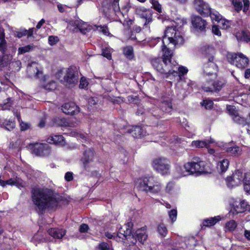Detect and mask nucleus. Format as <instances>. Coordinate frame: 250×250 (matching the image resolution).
I'll use <instances>...</instances> for the list:
<instances>
[{"label": "nucleus", "mask_w": 250, "mask_h": 250, "mask_svg": "<svg viewBox=\"0 0 250 250\" xmlns=\"http://www.w3.org/2000/svg\"><path fill=\"white\" fill-rule=\"evenodd\" d=\"M212 33L218 36H220L221 35V32L219 29L218 26L217 25H213L212 27Z\"/></svg>", "instance_id": "60"}, {"label": "nucleus", "mask_w": 250, "mask_h": 250, "mask_svg": "<svg viewBox=\"0 0 250 250\" xmlns=\"http://www.w3.org/2000/svg\"><path fill=\"white\" fill-rule=\"evenodd\" d=\"M213 103L211 101L204 100L203 102L202 105L205 106L206 109H210L213 106Z\"/></svg>", "instance_id": "55"}, {"label": "nucleus", "mask_w": 250, "mask_h": 250, "mask_svg": "<svg viewBox=\"0 0 250 250\" xmlns=\"http://www.w3.org/2000/svg\"><path fill=\"white\" fill-rule=\"evenodd\" d=\"M59 41L58 37L50 36L48 37V42L51 45H54L56 44Z\"/></svg>", "instance_id": "53"}, {"label": "nucleus", "mask_w": 250, "mask_h": 250, "mask_svg": "<svg viewBox=\"0 0 250 250\" xmlns=\"http://www.w3.org/2000/svg\"><path fill=\"white\" fill-rule=\"evenodd\" d=\"M135 13L140 18L145 19L146 22L145 25L149 23L152 21V11L149 9H146L143 7H137L135 9Z\"/></svg>", "instance_id": "14"}, {"label": "nucleus", "mask_w": 250, "mask_h": 250, "mask_svg": "<svg viewBox=\"0 0 250 250\" xmlns=\"http://www.w3.org/2000/svg\"><path fill=\"white\" fill-rule=\"evenodd\" d=\"M62 110L66 114L74 115L79 112V107L73 102L64 104L62 106Z\"/></svg>", "instance_id": "16"}, {"label": "nucleus", "mask_w": 250, "mask_h": 250, "mask_svg": "<svg viewBox=\"0 0 250 250\" xmlns=\"http://www.w3.org/2000/svg\"><path fill=\"white\" fill-rule=\"evenodd\" d=\"M204 162L198 163H186L184 165L183 168L178 167L177 171L179 173L180 176H186L194 173L201 172L204 169Z\"/></svg>", "instance_id": "6"}, {"label": "nucleus", "mask_w": 250, "mask_h": 250, "mask_svg": "<svg viewBox=\"0 0 250 250\" xmlns=\"http://www.w3.org/2000/svg\"><path fill=\"white\" fill-rule=\"evenodd\" d=\"M219 22L222 24L221 27L224 29H227L230 26L229 21L224 19H222Z\"/></svg>", "instance_id": "58"}, {"label": "nucleus", "mask_w": 250, "mask_h": 250, "mask_svg": "<svg viewBox=\"0 0 250 250\" xmlns=\"http://www.w3.org/2000/svg\"><path fill=\"white\" fill-rule=\"evenodd\" d=\"M27 72L30 77L35 78H41L43 74L41 65L35 62L28 64Z\"/></svg>", "instance_id": "11"}, {"label": "nucleus", "mask_w": 250, "mask_h": 250, "mask_svg": "<svg viewBox=\"0 0 250 250\" xmlns=\"http://www.w3.org/2000/svg\"><path fill=\"white\" fill-rule=\"evenodd\" d=\"M88 83L86 79L84 77H82L80 80L79 87L81 88H84L87 86Z\"/></svg>", "instance_id": "56"}, {"label": "nucleus", "mask_w": 250, "mask_h": 250, "mask_svg": "<svg viewBox=\"0 0 250 250\" xmlns=\"http://www.w3.org/2000/svg\"><path fill=\"white\" fill-rule=\"evenodd\" d=\"M11 104L12 103L11 99L7 98L6 100V102L3 103L2 108L4 109H9Z\"/></svg>", "instance_id": "57"}, {"label": "nucleus", "mask_w": 250, "mask_h": 250, "mask_svg": "<svg viewBox=\"0 0 250 250\" xmlns=\"http://www.w3.org/2000/svg\"><path fill=\"white\" fill-rule=\"evenodd\" d=\"M208 148V153L210 155H212L215 157H219V153L216 152V151L212 148H210L209 147V145H208V147H207Z\"/></svg>", "instance_id": "61"}, {"label": "nucleus", "mask_w": 250, "mask_h": 250, "mask_svg": "<svg viewBox=\"0 0 250 250\" xmlns=\"http://www.w3.org/2000/svg\"><path fill=\"white\" fill-rule=\"evenodd\" d=\"M47 142L56 145L63 146L65 144L64 138L62 135L51 136L48 138Z\"/></svg>", "instance_id": "25"}, {"label": "nucleus", "mask_w": 250, "mask_h": 250, "mask_svg": "<svg viewBox=\"0 0 250 250\" xmlns=\"http://www.w3.org/2000/svg\"><path fill=\"white\" fill-rule=\"evenodd\" d=\"M172 47L169 45H165L164 44L162 47L163 60L168 63H170V64H171V59L173 55L172 50L170 49Z\"/></svg>", "instance_id": "20"}, {"label": "nucleus", "mask_w": 250, "mask_h": 250, "mask_svg": "<svg viewBox=\"0 0 250 250\" xmlns=\"http://www.w3.org/2000/svg\"><path fill=\"white\" fill-rule=\"evenodd\" d=\"M2 183V187H4L6 185H15L17 187H19V183L17 180H14L13 179H10L6 181L2 180V182H1Z\"/></svg>", "instance_id": "46"}, {"label": "nucleus", "mask_w": 250, "mask_h": 250, "mask_svg": "<svg viewBox=\"0 0 250 250\" xmlns=\"http://www.w3.org/2000/svg\"><path fill=\"white\" fill-rule=\"evenodd\" d=\"M7 49V42L5 40L0 41V52L2 55L6 54L5 52Z\"/></svg>", "instance_id": "50"}, {"label": "nucleus", "mask_w": 250, "mask_h": 250, "mask_svg": "<svg viewBox=\"0 0 250 250\" xmlns=\"http://www.w3.org/2000/svg\"><path fill=\"white\" fill-rule=\"evenodd\" d=\"M34 28H30L29 30H26L25 29H21L19 31L15 32V35L19 38H21L25 36H27V38H29L32 37L34 32Z\"/></svg>", "instance_id": "28"}, {"label": "nucleus", "mask_w": 250, "mask_h": 250, "mask_svg": "<svg viewBox=\"0 0 250 250\" xmlns=\"http://www.w3.org/2000/svg\"><path fill=\"white\" fill-rule=\"evenodd\" d=\"M65 179L67 181H71L73 179L72 173L70 172H66L65 175Z\"/></svg>", "instance_id": "64"}, {"label": "nucleus", "mask_w": 250, "mask_h": 250, "mask_svg": "<svg viewBox=\"0 0 250 250\" xmlns=\"http://www.w3.org/2000/svg\"><path fill=\"white\" fill-rule=\"evenodd\" d=\"M174 183L172 182H168L165 188V191L168 194H172L174 192Z\"/></svg>", "instance_id": "42"}, {"label": "nucleus", "mask_w": 250, "mask_h": 250, "mask_svg": "<svg viewBox=\"0 0 250 250\" xmlns=\"http://www.w3.org/2000/svg\"><path fill=\"white\" fill-rule=\"evenodd\" d=\"M227 57L231 64H234L241 69L246 67L249 64V59L242 53H229Z\"/></svg>", "instance_id": "8"}, {"label": "nucleus", "mask_w": 250, "mask_h": 250, "mask_svg": "<svg viewBox=\"0 0 250 250\" xmlns=\"http://www.w3.org/2000/svg\"><path fill=\"white\" fill-rule=\"evenodd\" d=\"M175 70H176L177 71L178 70L179 72L182 75H185L187 74L188 71V69H187V68L184 66H180L178 68L176 67V69Z\"/></svg>", "instance_id": "59"}, {"label": "nucleus", "mask_w": 250, "mask_h": 250, "mask_svg": "<svg viewBox=\"0 0 250 250\" xmlns=\"http://www.w3.org/2000/svg\"><path fill=\"white\" fill-rule=\"evenodd\" d=\"M239 206L240 207L237 206L235 209L237 213L243 212L249 208L247 203L244 201L241 202L239 203Z\"/></svg>", "instance_id": "41"}, {"label": "nucleus", "mask_w": 250, "mask_h": 250, "mask_svg": "<svg viewBox=\"0 0 250 250\" xmlns=\"http://www.w3.org/2000/svg\"><path fill=\"white\" fill-rule=\"evenodd\" d=\"M34 49L33 45H27L23 47H21L18 48V55L23 54L26 52H30Z\"/></svg>", "instance_id": "38"}, {"label": "nucleus", "mask_w": 250, "mask_h": 250, "mask_svg": "<svg viewBox=\"0 0 250 250\" xmlns=\"http://www.w3.org/2000/svg\"><path fill=\"white\" fill-rule=\"evenodd\" d=\"M49 234L55 239H62L65 234V230L62 229L52 228L48 230Z\"/></svg>", "instance_id": "22"}, {"label": "nucleus", "mask_w": 250, "mask_h": 250, "mask_svg": "<svg viewBox=\"0 0 250 250\" xmlns=\"http://www.w3.org/2000/svg\"><path fill=\"white\" fill-rule=\"evenodd\" d=\"M13 57L10 54H4L0 56V71L7 68L11 63Z\"/></svg>", "instance_id": "21"}, {"label": "nucleus", "mask_w": 250, "mask_h": 250, "mask_svg": "<svg viewBox=\"0 0 250 250\" xmlns=\"http://www.w3.org/2000/svg\"><path fill=\"white\" fill-rule=\"evenodd\" d=\"M229 166V161L228 159H224L218 162L217 164V169L220 173L225 172L228 168Z\"/></svg>", "instance_id": "30"}, {"label": "nucleus", "mask_w": 250, "mask_h": 250, "mask_svg": "<svg viewBox=\"0 0 250 250\" xmlns=\"http://www.w3.org/2000/svg\"><path fill=\"white\" fill-rule=\"evenodd\" d=\"M194 5L202 15L206 16V12H204V10H206L207 11L208 8V5L203 0H195Z\"/></svg>", "instance_id": "26"}, {"label": "nucleus", "mask_w": 250, "mask_h": 250, "mask_svg": "<svg viewBox=\"0 0 250 250\" xmlns=\"http://www.w3.org/2000/svg\"><path fill=\"white\" fill-rule=\"evenodd\" d=\"M152 166L155 170L163 175L167 174L170 169L169 161L164 158L154 159Z\"/></svg>", "instance_id": "10"}, {"label": "nucleus", "mask_w": 250, "mask_h": 250, "mask_svg": "<svg viewBox=\"0 0 250 250\" xmlns=\"http://www.w3.org/2000/svg\"><path fill=\"white\" fill-rule=\"evenodd\" d=\"M243 180L244 184V189L248 192L250 190V172L245 173L243 175Z\"/></svg>", "instance_id": "33"}, {"label": "nucleus", "mask_w": 250, "mask_h": 250, "mask_svg": "<svg viewBox=\"0 0 250 250\" xmlns=\"http://www.w3.org/2000/svg\"><path fill=\"white\" fill-rule=\"evenodd\" d=\"M237 226V223L234 220H231L227 222L225 226V231H233Z\"/></svg>", "instance_id": "32"}, {"label": "nucleus", "mask_w": 250, "mask_h": 250, "mask_svg": "<svg viewBox=\"0 0 250 250\" xmlns=\"http://www.w3.org/2000/svg\"><path fill=\"white\" fill-rule=\"evenodd\" d=\"M161 108L163 111L166 112H170L172 110V104L170 102L168 101H164L162 102Z\"/></svg>", "instance_id": "35"}, {"label": "nucleus", "mask_w": 250, "mask_h": 250, "mask_svg": "<svg viewBox=\"0 0 250 250\" xmlns=\"http://www.w3.org/2000/svg\"><path fill=\"white\" fill-rule=\"evenodd\" d=\"M131 133L134 138L144 137L146 135V131L145 128L140 126L132 127L131 129Z\"/></svg>", "instance_id": "24"}, {"label": "nucleus", "mask_w": 250, "mask_h": 250, "mask_svg": "<svg viewBox=\"0 0 250 250\" xmlns=\"http://www.w3.org/2000/svg\"><path fill=\"white\" fill-rule=\"evenodd\" d=\"M192 24L197 30L202 31L205 29L207 22L200 17L195 16L192 18Z\"/></svg>", "instance_id": "19"}, {"label": "nucleus", "mask_w": 250, "mask_h": 250, "mask_svg": "<svg viewBox=\"0 0 250 250\" xmlns=\"http://www.w3.org/2000/svg\"><path fill=\"white\" fill-rule=\"evenodd\" d=\"M74 23L77 28H78L81 32H84L85 29H86V27H85L86 25L85 23L79 20L75 21Z\"/></svg>", "instance_id": "45"}, {"label": "nucleus", "mask_w": 250, "mask_h": 250, "mask_svg": "<svg viewBox=\"0 0 250 250\" xmlns=\"http://www.w3.org/2000/svg\"><path fill=\"white\" fill-rule=\"evenodd\" d=\"M132 227V223L128 222L127 224L125 225L124 228L122 227L119 229L117 235H115V233L106 231L104 233V236L108 239H116V241H118V238L128 240L131 236V228Z\"/></svg>", "instance_id": "9"}, {"label": "nucleus", "mask_w": 250, "mask_h": 250, "mask_svg": "<svg viewBox=\"0 0 250 250\" xmlns=\"http://www.w3.org/2000/svg\"><path fill=\"white\" fill-rule=\"evenodd\" d=\"M64 73L61 82L66 86H72L76 84L78 81V72L76 67L71 66L66 69L61 70L59 71L58 77L61 78V74Z\"/></svg>", "instance_id": "5"}, {"label": "nucleus", "mask_w": 250, "mask_h": 250, "mask_svg": "<svg viewBox=\"0 0 250 250\" xmlns=\"http://www.w3.org/2000/svg\"><path fill=\"white\" fill-rule=\"evenodd\" d=\"M227 152L231 155L239 156L241 153V149L238 146H229L227 148Z\"/></svg>", "instance_id": "31"}, {"label": "nucleus", "mask_w": 250, "mask_h": 250, "mask_svg": "<svg viewBox=\"0 0 250 250\" xmlns=\"http://www.w3.org/2000/svg\"><path fill=\"white\" fill-rule=\"evenodd\" d=\"M53 121L54 125L56 126H66L68 125L66 120L63 118H55Z\"/></svg>", "instance_id": "36"}, {"label": "nucleus", "mask_w": 250, "mask_h": 250, "mask_svg": "<svg viewBox=\"0 0 250 250\" xmlns=\"http://www.w3.org/2000/svg\"><path fill=\"white\" fill-rule=\"evenodd\" d=\"M94 158V153L91 149L85 150L81 158V162L83 164V168L85 170H88Z\"/></svg>", "instance_id": "12"}, {"label": "nucleus", "mask_w": 250, "mask_h": 250, "mask_svg": "<svg viewBox=\"0 0 250 250\" xmlns=\"http://www.w3.org/2000/svg\"><path fill=\"white\" fill-rule=\"evenodd\" d=\"M21 128V130H25L30 127V124L23 122L20 123Z\"/></svg>", "instance_id": "63"}, {"label": "nucleus", "mask_w": 250, "mask_h": 250, "mask_svg": "<svg viewBox=\"0 0 250 250\" xmlns=\"http://www.w3.org/2000/svg\"><path fill=\"white\" fill-rule=\"evenodd\" d=\"M184 42L183 35L178 29L173 26L167 28L163 38V44L176 47L182 45Z\"/></svg>", "instance_id": "4"}, {"label": "nucleus", "mask_w": 250, "mask_h": 250, "mask_svg": "<svg viewBox=\"0 0 250 250\" xmlns=\"http://www.w3.org/2000/svg\"><path fill=\"white\" fill-rule=\"evenodd\" d=\"M218 68L215 60L205 61L202 68V75L206 81L202 85L205 92H218L224 86L225 81L222 78H217Z\"/></svg>", "instance_id": "1"}, {"label": "nucleus", "mask_w": 250, "mask_h": 250, "mask_svg": "<svg viewBox=\"0 0 250 250\" xmlns=\"http://www.w3.org/2000/svg\"><path fill=\"white\" fill-rule=\"evenodd\" d=\"M151 64L154 69L162 74H170L174 76L178 74V72L174 70L170 63L166 62L160 58L152 59Z\"/></svg>", "instance_id": "7"}, {"label": "nucleus", "mask_w": 250, "mask_h": 250, "mask_svg": "<svg viewBox=\"0 0 250 250\" xmlns=\"http://www.w3.org/2000/svg\"><path fill=\"white\" fill-rule=\"evenodd\" d=\"M124 54L129 60H132L134 57L133 48L131 46L125 47L123 49Z\"/></svg>", "instance_id": "34"}, {"label": "nucleus", "mask_w": 250, "mask_h": 250, "mask_svg": "<svg viewBox=\"0 0 250 250\" xmlns=\"http://www.w3.org/2000/svg\"><path fill=\"white\" fill-rule=\"evenodd\" d=\"M130 235L131 236L129 237V239H130L134 237H135V242H132V243L133 244H135L136 240H137L141 244H143L144 242L146 240L147 238V234H146V229L144 228L139 229L137 230H136L135 235H131V234Z\"/></svg>", "instance_id": "17"}, {"label": "nucleus", "mask_w": 250, "mask_h": 250, "mask_svg": "<svg viewBox=\"0 0 250 250\" xmlns=\"http://www.w3.org/2000/svg\"><path fill=\"white\" fill-rule=\"evenodd\" d=\"M243 172L240 170H238L233 174L232 176L227 178L226 181L227 185L229 188L238 186L243 182Z\"/></svg>", "instance_id": "13"}, {"label": "nucleus", "mask_w": 250, "mask_h": 250, "mask_svg": "<svg viewBox=\"0 0 250 250\" xmlns=\"http://www.w3.org/2000/svg\"><path fill=\"white\" fill-rule=\"evenodd\" d=\"M99 250H114L112 246L105 242H102L99 245Z\"/></svg>", "instance_id": "44"}, {"label": "nucleus", "mask_w": 250, "mask_h": 250, "mask_svg": "<svg viewBox=\"0 0 250 250\" xmlns=\"http://www.w3.org/2000/svg\"><path fill=\"white\" fill-rule=\"evenodd\" d=\"M214 143V140L212 139L206 140H197L192 141L191 145L192 146H195L198 148L208 147V145Z\"/></svg>", "instance_id": "27"}, {"label": "nucleus", "mask_w": 250, "mask_h": 250, "mask_svg": "<svg viewBox=\"0 0 250 250\" xmlns=\"http://www.w3.org/2000/svg\"><path fill=\"white\" fill-rule=\"evenodd\" d=\"M162 184L153 176L145 177L137 179L135 187L139 190L153 194L159 193L162 189Z\"/></svg>", "instance_id": "3"}, {"label": "nucleus", "mask_w": 250, "mask_h": 250, "mask_svg": "<svg viewBox=\"0 0 250 250\" xmlns=\"http://www.w3.org/2000/svg\"><path fill=\"white\" fill-rule=\"evenodd\" d=\"M158 231L162 236L165 237L167 234V230L164 224H161L158 227Z\"/></svg>", "instance_id": "43"}, {"label": "nucleus", "mask_w": 250, "mask_h": 250, "mask_svg": "<svg viewBox=\"0 0 250 250\" xmlns=\"http://www.w3.org/2000/svg\"><path fill=\"white\" fill-rule=\"evenodd\" d=\"M6 129L10 131L15 128V123L13 119L5 120L3 123Z\"/></svg>", "instance_id": "39"}, {"label": "nucleus", "mask_w": 250, "mask_h": 250, "mask_svg": "<svg viewBox=\"0 0 250 250\" xmlns=\"http://www.w3.org/2000/svg\"><path fill=\"white\" fill-rule=\"evenodd\" d=\"M227 110L229 112L230 115L232 116V117L234 115V113H237V111L235 110V108L233 105H227Z\"/></svg>", "instance_id": "54"}, {"label": "nucleus", "mask_w": 250, "mask_h": 250, "mask_svg": "<svg viewBox=\"0 0 250 250\" xmlns=\"http://www.w3.org/2000/svg\"><path fill=\"white\" fill-rule=\"evenodd\" d=\"M88 228H89L87 225L85 224H83L82 225H81L79 228V230L81 232L84 233L88 230Z\"/></svg>", "instance_id": "62"}, {"label": "nucleus", "mask_w": 250, "mask_h": 250, "mask_svg": "<svg viewBox=\"0 0 250 250\" xmlns=\"http://www.w3.org/2000/svg\"><path fill=\"white\" fill-rule=\"evenodd\" d=\"M232 118L233 121L238 124L243 125H246V121L245 119L243 117H241L238 114V112L237 113H234V115H233Z\"/></svg>", "instance_id": "40"}, {"label": "nucleus", "mask_w": 250, "mask_h": 250, "mask_svg": "<svg viewBox=\"0 0 250 250\" xmlns=\"http://www.w3.org/2000/svg\"><path fill=\"white\" fill-rule=\"evenodd\" d=\"M245 42H248L250 41V32L248 31H243L242 32V39Z\"/></svg>", "instance_id": "51"}, {"label": "nucleus", "mask_w": 250, "mask_h": 250, "mask_svg": "<svg viewBox=\"0 0 250 250\" xmlns=\"http://www.w3.org/2000/svg\"><path fill=\"white\" fill-rule=\"evenodd\" d=\"M219 221V219L218 217H214L205 220L203 222V224L204 226L210 227L215 225Z\"/></svg>", "instance_id": "37"}, {"label": "nucleus", "mask_w": 250, "mask_h": 250, "mask_svg": "<svg viewBox=\"0 0 250 250\" xmlns=\"http://www.w3.org/2000/svg\"><path fill=\"white\" fill-rule=\"evenodd\" d=\"M201 52L204 56L205 61L215 60V50L213 47L209 46H203L201 49Z\"/></svg>", "instance_id": "18"}, {"label": "nucleus", "mask_w": 250, "mask_h": 250, "mask_svg": "<svg viewBox=\"0 0 250 250\" xmlns=\"http://www.w3.org/2000/svg\"><path fill=\"white\" fill-rule=\"evenodd\" d=\"M208 14L209 15L210 18L212 21H215L218 22L222 19V16L218 12L214 9H211V8H208V9H207V13H206V15Z\"/></svg>", "instance_id": "29"}, {"label": "nucleus", "mask_w": 250, "mask_h": 250, "mask_svg": "<svg viewBox=\"0 0 250 250\" xmlns=\"http://www.w3.org/2000/svg\"><path fill=\"white\" fill-rule=\"evenodd\" d=\"M150 3L152 4V7L157 11L159 13L162 12V7L160 4L156 0H150Z\"/></svg>", "instance_id": "47"}, {"label": "nucleus", "mask_w": 250, "mask_h": 250, "mask_svg": "<svg viewBox=\"0 0 250 250\" xmlns=\"http://www.w3.org/2000/svg\"><path fill=\"white\" fill-rule=\"evenodd\" d=\"M57 87L56 83L54 81H51L44 85V88L48 90H54Z\"/></svg>", "instance_id": "48"}, {"label": "nucleus", "mask_w": 250, "mask_h": 250, "mask_svg": "<svg viewBox=\"0 0 250 250\" xmlns=\"http://www.w3.org/2000/svg\"><path fill=\"white\" fill-rule=\"evenodd\" d=\"M49 146L47 144H40L36 143L33 144L32 147L34 152L38 155H42L45 150H48Z\"/></svg>", "instance_id": "23"}, {"label": "nucleus", "mask_w": 250, "mask_h": 250, "mask_svg": "<svg viewBox=\"0 0 250 250\" xmlns=\"http://www.w3.org/2000/svg\"><path fill=\"white\" fill-rule=\"evenodd\" d=\"M169 218L171 220L172 222H174L177 218V212L175 209H172L168 212Z\"/></svg>", "instance_id": "52"}, {"label": "nucleus", "mask_w": 250, "mask_h": 250, "mask_svg": "<svg viewBox=\"0 0 250 250\" xmlns=\"http://www.w3.org/2000/svg\"><path fill=\"white\" fill-rule=\"evenodd\" d=\"M243 6L241 0H231V4L235 12H239L242 9L244 13H246L250 6L249 0H243Z\"/></svg>", "instance_id": "15"}, {"label": "nucleus", "mask_w": 250, "mask_h": 250, "mask_svg": "<svg viewBox=\"0 0 250 250\" xmlns=\"http://www.w3.org/2000/svg\"><path fill=\"white\" fill-rule=\"evenodd\" d=\"M176 25H173V27H175L176 29L181 28L184 24L186 23V21L184 19H177L175 21Z\"/></svg>", "instance_id": "49"}, {"label": "nucleus", "mask_w": 250, "mask_h": 250, "mask_svg": "<svg viewBox=\"0 0 250 250\" xmlns=\"http://www.w3.org/2000/svg\"><path fill=\"white\" fill-rule=\"evenodd\" d=\"M32 201L40 210L53 208L57 206L58 200L53 193L47 189H33L32 191Z\"/></svg>", "instance_id": "2"}]
</instances>
